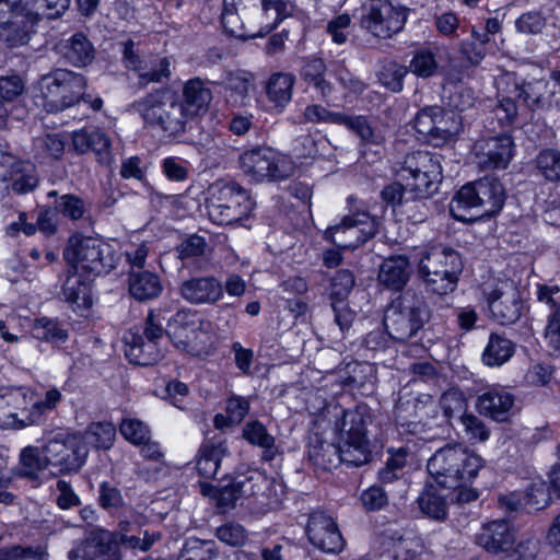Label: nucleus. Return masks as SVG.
I'll return each instance as SVG.
<instances>
[{"label":"nucleus","instance_id":"nucleus-15","mask_svg":"<svg viewBox=\"0 0 560 560\" xmlns=\"http://www.w3.org/2000/svg\"><path fill=\"white\" fill-rule=\"evenodd\" d=\"M378 231V221L366 212H357L342 218L340 223L325 231V238L331 241L337 247L354 249L368 240L375 236Z\"/></svg>","mask_w":560,"mask_h":560},{"label":"nucleus","instance_id":"nucleus-39","mask_svg":"<svg viewBox=\"0 0 560 560\" xmlns=\"http://www.w3.org/2000/svg\"><path fill=\"white\" fill-rule=\"evenodd\" d=\"M514 352L515 346L510 339L499 334H491L481 360L488 366H501L512 358Z\"/></svg>","mask_w":560,"mask_h":560},{"label":"nucleus","instance_id":"nucleus-40","mask_svg":"<svg viewBox=\"0 0 560 560\" xmlns=\"http://www.w3.org/2000/svg\"><path fill=\"white\" fill-rule=\"evenodd\" d=\"M243 436L248 443L257 445L264 450L262 459L267 462L275 459L278 454V448L275 445V438L268 433L262 423L253 421L245 424L243 428Z\"/></svg>","mask_w":560,"mask_h":560},{"label":"nucleus","instance_id":"nucleus-3","mask_svg":"<svg viewBox=\"0 0 560 560\" xmlns=\"http://www.w3.org/2000/svg\"><path fill=\"white\" fill-rule=\"evenodd\" d=\"M430 317L425 298L408 289L387 306L383 322L392 339L406 342L417 336Z\"/></svg>","mask_w":560,"mask_h":560},{"label":"nucleus","instance_id":"nucleus-46","mask_svg":"<svg viewBox=\"0 0 560 560\" xmlns=\"http://www.w3.org/2000/svg\"><path fill=\"white\" fill-rule=\"evenodd\" d=\"M116 430L109 422L91 423L83 435H80L82 442L88 447L92 445L95 448L108 450L115 440Z\"/></svg>","mask_w":560,"mask_h":560},{"label":"nucleus","instance_id":"nucleus-19","mask_svg":"<svg viewBox=\"0 0 560 560\" xmlns=\"http://www.w3.org/2000/svg\"><path fill=\"white\" fill-rule=\"evenodd\" d=\"M485 294L490 314L499 324L510 325L521 317L522 299L512 280H498Z\"/></svg>","mask_w":560,"mask_h":560},{"label":"nucleus","instance_id":"nucleus-24","mask_svg":"<svg viewBox=\"0 0 560 560\" xmlns=\"http://www.w3.org/2000/svg\"><path fill=\"white\" fill-rule=\"evenodd\" d=\"M42 447L28 445L21 450L18 464L11 469L13 478L26 480L32 488H39L45 481L49 465Z\"/></svg>","mask_w":560,"mask_h":560},{"label":"nucleus","instance_id":"nucleus-50","mask_svg":"<svg viewBox=\"0 0 560 560\" xmlns=\"http://www.w3.org/2000/svg\"><path fill=\"white\" fill-rule=\"evenodd\" d=\"M31 332L36 339L51 343L63 342L68 338V332L60 323L47 317L37 318Z\"/></svg>","mask_w":560,"mask_h":560},{"label":"nucleus","instance_id":"nucleus-20","mask_svg":"<svg viewBox=\"0 0 560 560\" xmlns=\"http://www.w3.org/2000/svg\"><path fill=\"white\" fill-rule=\"evenodd\" d=\"M308 541L326 553H338L345 547V540L334 518L322 511L308 516L306 526Z\"/></svg>","mask_w":560,"mask_h":560},{"label":"nucleus","instance_id":"nucleus-7","mask_svg":"<svg viewBox=\"0 0 560 560\" xmlns=\"http://www.w3.org/2000/svg\"><path fill=\"white\" fill-rule=\"evenodd\" d=\"M209 218L219 225H228L248 217L254 208L248 191L235 182L217 180L208 188Z\"/></svg>","mask_w":560,"mask_h":560},{"label":"nucleus","instance_id":"nucleus-2","mask_svg":"<svg viewBox=\"0 0 560 560\" xmlns=\"http://www.w3.org/2000/svg\"><path fill=\"white\" fill-rule=\"evenodd\" d=\"M145 126L177 138L191 129V119L179 103V95L166 88L156 89L132 104Z\"/></svg>","mask_w":560,"mask_h":560},{"label":"nucleus","instance_id":"nucleus-5","mask_svg":"<svg viewBox=\"0 0 560 560\" xmlns=\"http://www.w3.org/2000/svg\"><path fill=\"white\" fill-rule=\"evenodd\" d=\"M462 270L460 255L441 244L427 249L418 264L419 276L428 290L440 295L456 289Z\"/></svg>","mask_w":560,"mask_h":560},{"label":"nucleus","instance_id":"nucleus-16","mask_svg":"<svg viewBox=\"0 0 560 560\" xmlns=\"http://www.w3.org/2000/svg\"><path fill=\"white\" fill-rule=\"evenodd\" d=\"M174 347L191 355H201L207 348L208 336L201 323L189 311H178L164 330Z\"/></svg>","mask_w":560,"mask_h":560},{"label":"nucleus","instance_id":"nucleus-31","mask_svg":"<svg viewBox=\"0 0 560 560\" xmlns=\"http://www.w3.org/2000/svg\"><path fill=\"white\" fill-rule=\"evenodd\" d=\"M410 278V264L408 257L404 255L390 256L386 258L378 271V281L385 288L399 291Z\"/></svg>","mask_w":560,"mask_h":560},{"label":"nucleus","instance_id":"nucleus-56","mask_svg":"<svg viewBox=\"0 0 560 560\" xmlns=\"http://www.w3.org/2000/svg\"><path fill=\"white\" fill-rule=\"evenodd\" d=\"M121 435L136 445L144 443L150 438L149 428L137 419H124L119 425Z\"/></svg>","mask_w":560,"mask_h":560},{"label":"nucleus","instance_id":"nucleus-17","mask_svg":"<svg viewBox=\"0 0 560 560\" xmlns=\"http://www.w3.org/2000/svg\"><path fill=\"white\" fill-rule=\"evenodd\" d=\"M68 560H122L110 530L94 527L71 542Z\"/></svg>","mask_w":560,"mask_h":560},{"label":"nucleus","instance_id":"nucleus-32","mask_svg":"<svg viewBox=\"0 0 560 560\" xmlns=\"http://www.w3.org/2000/svg\"><path fill=\"white\" fill-rule=\"evenodd\" d=\"M260 8L256 11L252 24L259 26L250 37L265 36L271 33L283 19L284 4L281 0H258Z\"/></svg>","mask_w":560,"mask_h":560},{"label":"nucleus","instance_id":"nucleus-28","mask_svg":"<svg viewBox=\"0 0 560 560\" xmlns=\"http://www.w3.org/2000/svg\"><path fill=\"white\" fill-rule=\"evenodd\" d=\"M514 405V396L503 387H491L477 397L479 413L497 421H505Z\"/></svg>","mask_w":560,"mask_h":560},{"label":"nucleus","instance_id":"nucleus-53","mask_svg":"<svg viewBox=\"0 0 560 560\" xmlns=\"http://www.w3.org/2000/svg\"><path fill=\"white\" fill-rule=\"evenodd\" d=\"M430 197H421L419 194L409 195L402 202L400 212L405 214L412 223L425 221L430 214L428 200Z\"/></svg>","mask_w":560,"mask_h":560},{"label":"nucleus","instance_id":"nucleus-60","mask_svg":"<svg viewBox=\"0 0 560 560\" xmlns=\"http://www.w3.org/2000/svg\"><path fill=\"white\" fill-rule=\"evenodd\" d=\"M438 62L432 52L418 51L410 62V70L418 77L428 78L435 73Z\"/></svg>","mask_w":560,"mask_h":560},{"label":"nucleus","instance_id":"nucleus-9","mask_svg":"<svg viewBox=\"0 0 560 560\" xmlns=\"http://www.w3.org/2000/svg\"><path fill=\"white\" fill-rule=\"evenodd\" d=\"M505 199L504 188L498 178L486 176L475 183L463 186L450 203V211L457 220H466L459 213L465 209L479 208L481 215H494L503 207Z\"/></svg>","mask_w":560,"mask_h":560},{"label":"nucleus","instance_id":"nucleus-14","mask_svg":"<svg viewBox=\"0 0 560 560\" xmlns=\"http://www.w3.org/2000/svg\"><path fill=\"white\" fill-rule=\"evenodd\" d=\"M42 450L49 467L57 468L54 476L79 471L89 453L80 435L66 433H59L48 440Z\"/></svg>","mask_w":560,"mask_h":560},{"label":"nucleus","instance_id":"nucleus-49","mask_svg":"<svg viewBox=\"0 0 560 560\" xmlns=\"http://www.w3.org/2000/svg\"><path fill=\"white\" fill-rule=\"evenodd\" d=\"M326 72V65L320 58L307 59L302 69L301 77L304 81L313 84L325 97L331 92V85L325 80L324 74Z\"/></svg>","mask_w":560,"mask_h":560},{"label":"nucleus","instance_id":"nucleus-27","mask_svg":"<svg viewBox=\"0 0 560 560\" xmlns=\"http://www.w3.org/2000/svg\"><path fill=\"white\" fill-rule=\"evenodd\" d=\"M212 91L199 77L189 79L183 84L179 103L188 114L191 121L203 116L212 101Z\"/></svg>","mask_w":560,"mask_h":560},{"label":"nucleus","instance_id":"nucleus-35","mask_svg":"<svg viewBox=\"0 0 560 560\" xmlns=\"http://www.w3.org/2000/svg\"><path fill=\"white\" fill-rule=\"evenodd\" d=\"M9 182L11 189L16 194L33 191L39 183L36 166L28 161L14 162L9 168Z\"/></svg>","mask_w":560,"mask_h":560},{"label":"nucleus","instance_id":"nucleus-51","mask_svg":"<svg viewBox=\"0 0 560 560\" xmlns=\"http://www.w3.org/2000/svg\"><path fill=\"white\" fill-rule=\"evenodd\" d=\"M537 172L549 182L560 180V152L555 149L540 151L535 159Z\"/></svg>","mask_w":560,"mask_h":560},{"label":"nucleus","instance_id":"nucleus-23","mask_svg":"<svg viewBox=\"0 0 560 560\" xmlns=\"http://www.w3.org/2000/svg\"><path fill=\"white\" fill-rule=\"evenodd\" d=\"M515 541L516 532L505 520L483 524L476 535V544L492 555L511 552Z\"/></svg>","mask_w":560,"mask_h":560},{"label":"nucleus","instance_id":"nucleus-44","mask_svg":"<svg viewBox=\"0 0 560 560\" xmlns=\"http://www.w3.org/2000/svg\"><path fill=\"white\" fill-rule=\"evenodd\" d=\"M128 525L127 522H120L118 525V529L112 532V535L115 537L116 545L118 550L121 551L120 546L125 545L126 547L133 549V550H140V551H148L153 544L160 539V534L156 533H148L147 530L143 532L142 536L140 535H128Z\"/></svg>","mask_w":560,"mask_h":560},{"label":"nucleus","instance_id":"nucleus-58","mask_svg":"<svg viewBox=\"0 0 560 560\" xmlns=\"http://www.w3.org/2000/svg\"><path fill=\"white\" fill-rule=\"evenodd\" d=\"M121 46L122 62L126 69L135 71L138 74L140 70H143V61H145L149 56H145L139 45L131 39L122 42Z\"/></svg>","mask_w":560,"mask_h":560},{"label":"nucleus","instance_id":"nucleus-37","mask_svg":"<svg viewBox=\"0 0 560 560\" xmlns=\"http://www.w3.org/2000/svg\"><path fill=\"white\" fill-rule=\"evenodd\" d=\"M90 281L81 271H75L71 266L62 284L61 294L65 301L79 307L86 306L89 303Z\"/></svg>","mask_w":560,"mask_h":560},{"label":"nucleus","instance_id":"nucleus-57","mask_svg":"<svg viewBox=\"0 0 560 560\" xmlns=\"http://www.w3.org/2000/svg\"><path fill=\"white\" fill-rule=\"evenodd\" d=\"M354 285V277L351 271L342 269L336 272L331 279L330 298L341 303Z\"/></svg>","mask_w":560,"mask_h":560},{"label":"nucleus","instance_id":"nucleus-21","mask_svg":"<svg viewBox=\"0 0 560 560\" xmlns=\"http://www.w3.org/2000/svg\"><path fill=\"white\" fill-rule=\"evenodd\" d=\"M303 116L306 121L313 124L343 125L355 132L364 142L378 143L381 140L363 116H348L342 113L330 112L318 104L306 106Z\"/></svg>","mask_w":560,"mask_h":560},{"label":"nucleus","instance_id":"nucleus-43","mask_svg":"<svg viewBox=\"0 0 560 560\" xmlns=\"http://www.w3.org/2000/svg\"><path fill=\"white\" fill-rule=\"evenodd\" d=\"M49 198H56L55 212L63 215L72 221L82 219L86 212V205L84 200L73 194L60 195L58 190H49L47 192Z\"/></svg>","mask_w":560,"mask_h":560},{"label":"nucleus","instance_id":"nucleus-8","mask_svg":"<svg viewBox=\"0 0 560 560\" xmlns=\"http://www.w3.org/2000/svg\"><path fill=\"white\" fill-rule=\"evenodd\" d=\"M85 88L81 73L55 69L38 81L42 106L49 113L62 112L84 100Z\"/></svg>","mask_w":560,"mask_h":560},{"label":"nucleus","instance_id":"nucleus-4","mask_svg":"<svg viewBox=\"0 0 560 560\" xmlns=\"http://www.w3.org/2000/svg\"><path fill=\"white\" fill-rule=\"evenodd\" d=\"M483 467V459L459 445L438 450L428 460L427 468L434 480L444 488L471 482Z\"/></svg>","mask_w":560,"mask_h":560},{"label":"nucleus","instance_id":"nucleus-64","mask_svg":"<svg viewBox=\"0 0 560 560\" xmlns=\"http://www.w3.org/2000/svg\"><path fill=\"white\" fill-rule=\"evenodd\" d=\"M360 500L365 511H378L388 503L386 492L377 486H372L364 490L361 493Z\"/></svg>","mask_w":560,"mask_h":560},{"label":"nucleus","instance_id":"nucleus-55","mask_svg":"<svg viewBox=\"0 0 560 560\" xmlns=\"http://www.w3.org/2000/svg\"><path fill=\"white\" fill-rule=\"evenodd\" d=\"M440 406L447 419L464 415L466 409V398L463 393L457 389L445 392L440 399Z\"/></svg>","mask_w":560,"mask_h":560},{"label":"nucleus","instance_id":"nucleus-29","mask_svg":"<svg viewBox=\"0 0 560 560\" xmlns=\"http://www.w3.org/2000/svg\"><path fill=\"white\" fill-rule=\"evenodd\" d=\"M229 454L228 446L221 438L205 441L199 448L197 470L203 478H217L222 459Z\"/></svg>","mask_w":560,"mask_h":560},{"label":"nucleus","instance_id":"nucleus-54","mask_svg":"<svg viewBox=\"0 0 560 560\" xmlns=\"http://www.w3.org/2000/svg\"><path fill=\"white\" fill-rule=\"evenodd\" d=\"M249 81L236 74H230L225 82L226 101L234 106H244L248 96Z\"/></svg>","mask_w":560,"mask_h":560},{"label":"nucleus","instance_id":"nucleus-18","mask_svg":"<svg viewBox=\"0 0 560 560\" xmlns=\"http://www.w3.org/2000/svg\"><path fill=\"white\" fill-rule=\"evenodd\" d=\"M407 9L394 7L387 0H371L364 9L361 25L376 37L388 38L402 30Z\"/></svg>","mask_w":560,"mask_h":560},{"label":"nucleus","instance_id":"nucleus-52","mask_svg":"<svg viewBox=\"0 0 560 560\" xmlns=\"http://www.w3.org/2000/svg\"><path fill=\"white\" fill-rule=\"evenodd\" d=\"M408 69L395 61H386L382 66L377 77L381 84L392 92H400L404 88L402 81Z\"/></svg>","mask_w":560,"mask_h":560},{"label":"nucleus","instance_id":"nucleus-10","mask_svg":"<svg viewBox=\"0 0 560 560\" xmlns=\"http://www.w3.org/2000/svg\"><path fill=\"white\" fill-rule=\"evenodd\" d=\"M243 173L257 183L279 182L291 177L295 172L294 162L268 147H256L238 156Z\"/></svg>","mask_w":560,"mask_h":560},{"label":"nucleus","instance_id":"nucleus-11","mask_svg":"<svg viewBox=\"0 0 560 560\" xmlns=\"http://www.w3.org/2000/svg\"><path fill=\"white\" fill-rule=\"evenodd\" d=\"M73 269L81 271L88 280L108 273L119 259L118 253L109 243L94 237H82L72 249Z\"/></svg>","mask_w":560,"mask_h":560},{"label":"nucleus","instance_id":"nucleus-25","mask_svg":"<svg viewBox=\"0 0 560 560\" xmlns=\"http://www.w3.org/2000/svg\"><path fill=\"white\" fill-rule=\"evenodd\" d=\"M184 300L191 304H214L223 296L221 282L212 277H194L185 280L179 287Z\"/></svg>","mask_w":560,"mask_h":560},{"label":"nucleus","instance_id":"nucleus-48","mask_svg":"<svg viewBox=\"0 0 560 560\" xmlns=\"http://www.w3.org/2000/svg\"><path fill=\"white\" fill-rule=\"evenodd\" d=\"M22 11L31 12L35 16L54 19L63 14L71 0H19Z\"/></svg>","mask_w":560,"mask_h":560},{"label":"nucleus","instance_id":"nucleus-45","mask_svg":"<svg viewBox=\"0 0 560 560\" xmlns=\"http://www.w3.org/2000/svg\"><path fill=\"white\" fill-rule=\"evenodd\" d=\"M418 504L428 517L443 521L447 515V503L444 495L438 493L433 486L425 487L418 498Z\"/></svg>","mask_w":560,"mask_h":560},{"label":"nucleus","instance_id":"nucleus-30","mask_svg":"<svg viewBox=\"0 0 560 560\" xmlns=\"http://www.w3.org/2000/svg\"><path fill=\"white\" fill-rule=\"evenodd\" d=\"M44 16H35L31 12L21 11L14 18L0 26V39L10 47H18L28 43L34 25Z\"/></svg>","mask_w":560,"mask_h":560},{"label":"nucleus","instance_id":"nucleus-26","mask_svg":"<svg viewBox=\"0 0 560 560\" xmlns=\"http://www.w3.org/2000/svg\"><path fill=\"white\" fill-rule=\"evenodd\" d=\"M72 145L79 154L92 151L100 164L109 165L113 161L110 151L112 141L102 130L81 129L72 133Z\"/></svg>","mask_w":560,"mask_h":560},{"label":"nucleus","instance_id":"nucleus-62","mask_svg":"<svg viewBox=\"0 0 560 560\" xmlns=\"http://www.w3.org/2000/svg\"><path fill=\"white\" fill-rule=\"evenodd\" d=\"M458 132L455 114H446L440 108L436 117L433 140L445 141Z\"/></svg>","mask_w":560,"mask_h":560},{"label":"nucleus","instance_id":"nucleus-41","mask_svg":"<svg viewBox=\"0 0 560 560\" xmlns=\"http://www.w3.org/2000/svg\"><path fill=\"white\" fill-rule=\"evenodd\" d=\"M294 75L291 73H273L267 83V95L271 103L279 108H284L292 98Z\"/></svg>","mask_w":560,"mask_h":560},{"label":"nucleus","instance_id":"nucleus-36","mask_svg":"<svg viewBox=\"0 0 560 560\" xmlns=\"http://www.w3.org/2000/svg\"><path fill=\"white\" fill-rule=\"evenodd\" d=\"M61 56L77 67L86 66L94 58V49L90 40L81 33H77L60 45Z\"/></svg>","mask_w":560,"mask_h":560},{"label":"nucleus","instance_id":"nucleus-61","mask_svg":"<svg viewBox=\"0 0 560 560\" xmlns=\"http://www.w3.org/2000/svg\"><path fill=\"white\" fill-rule=\"evenodd\" d=\"M215 535L219 540L233 547L244 545L247 538L244 527L236 523H226L218 527Z\"/></svg>","mask_w":560,"mask_h":560},{"label":"nucleus","instance_id":"nucleus-13","mask_svg":"<svg viewBox=\"0 0 560 560\" xmlns=\"http://www.w3.org/2000/svg\"><path fill=\"white\" fill-rule=\"evenodd\" d=\"M42 416V405L33 400L25 387H0V427L21 429L36 423Z\"/></svg>","mask_w":560,"mask_h":560},{"label":"nucleus","instance_id":"nucleus-42","mask_svg":"<svg viewBox=\"0 0 560 560\" xmlns=\"http://www.w3.org/2000/svg\"><path fill=\"white\" fill-rule=\"evenodd\" d=\"M171 60L168 57L149 56L143 61V70L138 72L139 84L162 83L171 78Z\"/></svg>","mask_w":560,"mask_h":560},{"label":"nucleus","instance_id":"nucleus-47","mask_svg":"<svg viewBox=\"0 0 560 560\" xmlns=\"http://www.w3.org/2000/svg\"><path fill=\"white\" fill-rule=\"evenodd\" d=\"M218 555L214 540L189 538L184 544L178 560H217Z\"/></svg>","mask_w":560,"mask_h":560},{"label":"nucleus","instance_id":"nucleus-1","mask_svg":"<svg viewBox=\"0 0 560 560\" xmlns=\"http://www.w3.org/2000/svg\"><path fill=\"white\" fill-rule=\"evenodd\" d=\"M368 420L369 417L360 410L343 411L342 418L337 424L339 429L338 446L316 440L308 446L310 459L323 468L337 460L355 467L369 463L372 453L366 436Z\"/></svg>","mask_w":560,"mask_h":560},{"label":"nucleus","instance_id":"nucleus-12","mask_svg":"<svg viewBox=\"0 0 560 560\" xmlns=\"http://www.w3.org/2000/svg\"><path fill=\"white\" fill-rule=\"evenodd\" d=\"M164 338V328L159 315L150 312L147 316L142 334L129 331L125 335V354L130 363L138 365H152L159 362L164 351L161 340Z\"/></svg>","mask_w":560,"mask_h":560},{"label":"nucleus","instance_id":"nucleus-38","mask_svg":"<svg viewBox=\"0 0 560 560\" xmlns=\"http://www.w3.org/2000/svg\"><path fill=\"white\" fill-rule=\"evenodd\" d=\"M258 491L256 504L261 513L278 510L285 498V487L282 482L258 475Z\"/></svg>","mask_w":560,"mask_h":560},{"label":"nucleus","instance_id":"nucleus-59","mask_svg":"<svg viewBox=\"0 0 560 560\" xmlns=\"http://www.w3.org/2000/svg\"><path fill=\"white\" fill-rule=\"evenodd\" d=\"M439 114L440 107H428L420 110L415 118V129L417 132L432 141Z\"/></svg>","mask_w":560,"mask_h":560},{"label":"nucleus","instance_id":"nucleus-33","mask_svg":"<svg viewBox=\"0 0 560 560\" xmlns=\"http://www.w3.org/2000/svg\"><path fill=\"white\" fill-rule=\"evenodd\" d=\"M506 83L510 86L508 94L522 101L526 107H539L546 93L547 82L544 80L517 81L514 77H506Z\"/></svg>","mask_w":560,"mask_h":560},{"label":"nucleus","instance_id":"nucleus-22","mask_svg":"<svg viewBox=\"0 0 560 560\" xmlns=\"http://www.w3.org/2000/svg\"><path fill=\"white\" fill-rule=\"evenodd\" d=\"M514 143L509 135L478 140L474 145L478 165L483 170L505 168L513 158Z\"/></svg>","mask_w":560,"mask_h":560},{"label":"nucleus","instance_id":"nucleus-63","mask_svg":"<svg viewBox=\"0 0 560 560\" xmlns=\"http://www.w3.org/2000/svg\"><path fill=\"white\" fill-rule=\"evenodd\" d=\"M207 243L199 235H190L185 238L176 248L178 257L182 260L199 257L205 254Z\"/></svg>","mask_w":560,"mask_h":560},{"label":"nucleus","instance_id":"nucleus-6","mask_svg":"<svg viewBox=\"0 0 560 560\" xmlns=\"http://www.w3.org/2000/svg\"><path fill=\"white\" fill-rule=\"evenodd\" d=\"M395 174L406 183L408 194L431 197L442 182L440 156L428 151H413L397 164Z\"/></svg>","mask_w":560,"mask_h":560},{"label":"nucleus","instance_id":"nucleus-34","mask_svg":"<svg viewBox=\"0 0 560 560\" xmlns=\"http://www.w3.org/2000/svg\"><path fill=\"white\" fill-rule=\"evenodd\" d=\"M159 277L148 270H133L129 276V292L138 301H148L160 295Z\"/></svg>","mask_w":560,"mask_h":560}]
</instances>
